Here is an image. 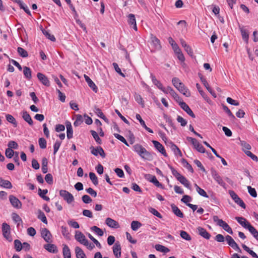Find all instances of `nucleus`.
Instances as JSON below:
<instances>
[{"label":"nucleus","mask_w":258,"mask_h":258,"mask_svg":"<svg viewBox=\"0 0 258 258\" xmlns=\"http://www.w3.org/2000/svg\"><path fill=\"white\" fill-rule=\"evenodd\" d=\"M133 150L144 160L150 161L153 158L152 153L148 151L144 147L139 144L134 145L133 146Z\"/></svg>","instance_id":"nucleus-1"},{"label":"nucleus","mask_w":258,"mask_h":258,"mask_svg":"<svg viewBox=\"0 0 258 258\" xmlns=\"http://www.w3.org/2000/svg\"><path fill=\"white\" fill-rule=\"evenodd\" d=\"M187 140L190 142L191 143L194 147V148L196 149L198 152L204 153L205 152V149L204 147L200 144L199 142L195 138L191 137H187Z\"/></svg>","instance_id":"nucleus-2"},{"label":"nucleus","mask_w":258,"mask_h":258,"mask_svg":"<svg viewBox=\"0 0 258 258\" xmlns=\"http://www.w3.org/2000/svg\"><path fill=\"white\" fill-rule=\"evenodd\" d=\"M2 232L4 237L9 241H12V238L10 234V226L6 223L2 224Z\"/></svg>","instance_id":"nucleus-3"},{"label":"nucleus","mask_w":258,"mask_h":258,"mask_svg":"<svg viewBox=\"0 0 258 258\" xmlns=\"http://www.w3.org/2000/svg\"><path fill=\"white\" fill-rule=\"evenodd\" d=\"M229 194L230 195L231 198L237 205L240 206L242 208L245 209V204L233 190H229Z\"/></svg>","instance_id":"nucleus-4"},{"label":"nucleus","mask_w":258,"mask_h":258,"mask_svg":"<svg viewBox=\"0 0 258 258\" xmlns=\"http://www.w3.org/2000/svg\"><path fill=\"white\" fill-rule=\"evenodd\" d=\"M59 195L68 204H70L74 201L73 195L66 190H60Z\"/></svg>","instance_id":"nucleus-5"},{"label":"nucleus","mask_w":258,"mask_h":258,"mask_svg":"<svg viewBox=\"0 0 258 258\" xmlns=\"http://www.w3.org/2000/svg\"><path fill=\"white\" fill-rule=\"evenodd\" d=\"M211 175L214 180L219 184L220 186L224 188H225L226 184L223 181L222 177L220 176L218 173L214 169L211 170Z\"/></svg>","instance_id":"nucleus-6"},{"label":"nucleus","mask_w":258,"mask_h":258,"mask_svg":"<svg viewBox=\"0 0 258 258\" xmlns=\"http://www.w3.org/2000/svg\"><path fill=\"white\" fill-rule=\"evenodd\" d=\"M225 239L228 244L230 246L235 250H236L239 252L241 251V250L239 248L238 245L236 243L233 238L230 235H227L225 237Z\"/></svg>","instance_id":"nucleus-7"},{"label":"nucleus","mask_w":258,"mask_h":258,"mask_svg":"<svg viewBox=\"0 0 258 258\" xmlns=\"http://www.w3.org/2000/svg\"><path fill=\"white\" fill-rule=\"evenodd\" d=\"M150 39L151 40V44L156 50H160L162 48L160 40L153 34H151Z\"/></svg>","instance_id":"nucleus-8"},{"label":"nucleus","mask_w":258,"mask_h":258,"mask_svg":"<svg viewBox=\"0 0 258 258\" xmlns=\"http://www.w3.org/2000/svg\"><path fill=\"white\" fill-rule=\"evenodd\" d=\"M75 239L82 244L88 243V240L83 233L79 231H76L75 235Z\"/></svg>","instance_id":"nucleus-9"},{"label":"nucleus","mask_w":258,"mask_h":258,"mask_svg":"<svg viewBox=\"0 0 258 258\" xmlns=\"http://www.w3.org/2000/svg\"><path fill=\"white\" fill-rule=\"evenodd\" d=\"M9 200L11 205L15 208L20 209L22 208V203L16 197L13 195L9 196Z\"/></svg>","instance_id":"nucleus-10"},{"label":"nucleus","mask_w":258,"mask_h":258,"mask_svg":"<svg viewBox=\"0 0 258 258\" xmlns=\"http://www.w3.org/2000/svg\"><path fill=\"white\" fill-rule=\"evenodd\" d=\"M213 220L214 222H216L218 225L222 227L225 231H226L230 227L229 225L226 222L222 219H220L217 216H214L213 217Z\"/></svg>","instance_id":"nucleus-11"},{"label":"nucleus","mask_w":258,"mask_h":258,"mask_svg":"<svg viewBox=\"0 0 258 258\" xmlns=\"http://www.w3.org/2000/svg\"><path fill=\"white\" fill-rule=\"evenodd\" d=\"M41 235L46 242H51L52 235L50 231L47 228H43L41 230Z\"/></svg>","instance_id":"nucleus-12"},{"label":"nucleus","mask_w":258,"mask_h":258,"mask_svg":"<svg viewBox=\"0 0 258 258\" xmlns=\"http://www.w3.org/2000/svg\"><path fill=\"white\" fill-rule=\"evenodd\" d=\"M163 92L165 94H169L176 101L180 100L179 97L171 87L168 86L165 88Z\"/></svg>","instance_id":"nucleus-13"},{"label":"nucleus","mask_w":258,"mask_h":258,"mask_svg":"<svg viewBox=\"0 0 258 258\" xmlns=\"http://www.w3.org/2000/svg\"><path fill=\"white\" fill-rule=\"evenodd\" d=\"M152 143L154 144V146L157 150H158L165 157L167 156L164 146L160 143H159L158 141L154 140L152 141Z\"/></svg>","instance_id":"nucleus-14"},{"label":"nucleus","mask_w":258,"mask_h":258,"mask_svg":"<svg viewBox=\"0 0 258 258\" xmlns=\"http://www.w3.org/2000/svg\"><path fill=\"white\" fill-rule=\"evenodd\" d=\"M105 223L108 226L112 228L117 229L120 227L117 221L109 217L106 219Z\"/></svg>","instance_id":"nucleus-15"},{"label":"nucleus","mask_w":258,"mask_h":258,"mask_svg":"<svg viewBox=\"0 0 258 258\" xmlns=\"http://www.w3.org/2000/svg\"><path fill=\"white\" fill-rule=\"evenodd\" d=\"M37 77L38 80L41 82V83L46 86H50V82L48 80V78L46 76L41 73H38L37 74Z\"/></svg>","instance_id":"nucleus-16"},{"label":"nucleus","mask_w":258,"mask_h":258,"mask_svg":"<svg viewBox=\"0 0 258 258\" xmlns=\"http://www.w3.org/2000/svg\"><path fill=\"white\" fill-rule=\"evenodd\" d=\"M198 233L206 239H209L211 237V234L204 228L198 227L197 228Z\"/></svg>","instance_id":"nucleus-17"},{"label":"nucleus","mask_w":258,"mask_h":258,"mask_svg":"<svg viewBox=\"0 0 258 258\" xmlns=\"http://www.w3.org/2000/svg\"><path fill=\"white\" fill-rule=\"evenodd\" d=\"M113 252L116 258L121 256V246L118 241L116 242L113 246Z\"/></svg>","instance_id":"nucleus-18"},{"label":"nucleus","mask_w":258,"mask_h":258,"mask_svg":"<svg viewBox=\"0 0 258 258\" xmlns=\"http://www.w3.org/2000/svg\"><path fill=\"white\" fill-rule=\"evenodd\" d=\"M176 88L182 94L186 97L190 95L189 91L185 87L184 85L181 82V85H178Z\"/></svg>","instance_id":"nucleus-19"},{"label":"nucleus","mask_w":258,"mask_h":258,"mask_svg":"<svg viewBox=\"0 0 258 258\" xmlns=\"http://www.w3.org/2000/svg\"><path fill=\"white\" fill-rule=\"evenodd\" d=\"M85 81L87 83L88 86L90 88L92 89L95 92H97L98 91V88L95 83L92 81V80L86 75H84Z\"/></svg>","instance_id":"nucleus-20"},{"label":"nucleus","mask_w":258,"mask_h":258,"mask_svg":"<svg viewBox=\"0 0 258 258\" xmlns=\"http://www.w3.org/2000/svg\"><path fill=\"white\" fill-rule=\"evenodd\" d=\"M136 118L138 120L141 124V125L148 132L150 133H153V131L150 128L148 127L145 122V121L142 119L140 114H136Z\"/></svg>","instance_id":"nucleus-21"},{"label":"nucleus","mask_w":258,"mask_h":258,"mask_svg":"<svg viewBox=\"0 0 258 258\" xmlns=\"http://www.w3.org/2000/svg\"><path fill=\"white\" fill-rule=\"evenodd\" d=\"M235 219L239 224L245 229L247 228L248 224H250L244 218L242 217H236Z\"/></svg>","instance_id":"nucleus-22"},{"label":"nucleus","mask_w":258,"mask_h":258,"mask_svg":"<svg viewBox=\"0 0 258 258\" xmlns=\"http://www.w3.org/2000/svg\"><path fill=\"white\" fill-rule=\"evenodd\" d=\"M128 24L130 25H133V29L135 31H137V26L136 21L135 15L134 14H130L128 16Z\"/></svg>","instance_id":"nucleus-23"},{"label":"nucleus","mask_w":258,"mask_h":258,"mask_svg":"<svg viewBox=\"0 0 258 258\" xmlns=\"http://www.w3.org/2000/svg\"><path fill=\"white\" fill-rule=\"evenodd\" d=\"M0 186L2 187L11 189L13 186L11 182L7 180H5L2 178H0Z\"/></svg>","instance_id":"nucleus-24"},{"label":"nucleus","mask_w":258,"mask_h":258,"mask_svg":"<svg viewBox=\"0 0 258 258\" xmlns=\"http://www.w3.org/2000/svg\"><path fill=\"white\" fill-rule=\"evenodd\" d=\"M12 218L15 224H17V227H19L21 224H22V220L18 214L16 213H12Z\"/></svg>","instance_id":"nucleus-25"},{"label":"nucleus","mask_w":258,"mask_h":258,"mask_svg":"<svg viewBox=\"0 0 258 258\" xmlns=\"http://www.w3.org/2000/svg\"><path fill=\"white\" fill-rule=\"evenodd\" d=\"M151 77L152 81V82L153 83V84L155 85H156L159 89H160L161 90L163 91L164 89L165 88L163 86L162 83L159 81H158L156 78L155 76H154L153 75L151 74Z\"/></svg>","instance_id":"nucleus-26"},{"label":"nucleus","mask_w":258,"mask_h":258,"mask_svg":"<svg viewBox=\"0 0 258 258\" xmlns=\"http://www.w3.org/2000/svg\"><path fill=\"white\" fill-rule=\"evenodd\" d=\"M171 207L173 212L176 216L179 218L183 217V214L176 206L172 204Z\"/></svg>","instance_id":"nucleus-27"},{"label":"nucleus","mask_w":258,"mask_h":258,"mask_svg":"<svg viewBox=\"0 0 258 258\" xmlns=\"http://www.w3.org/2000/svg\"><path fill=\"white\" fill-rule=\"evenodd\" d=\"M253 235V236L258 241V231L251 224H248L246 228Z\"/></svg>","instance_id":"nucleus-28"},{"label":"nucleus","mask_w":258,"mask_h":258,"mask_svg":"<svg viewBox=\"0 0 258 258\" xmlns=\"http://www.w3.org/2000/svg\"><path fill=\"white\" fill-rule=\"evenodd\" d=\"M62 253L64 258H71L70 249L66 244L63 245Z\"/></svg>","instance_id":"nucleus-29"},{"label":"nucleus","mask_w":258,"mask_h":258,"mask_svg":"<svg viewBox=\"0 0 258 258\" xmlns=\"http://www.w3.org/2000/svg\"><path fill=\"white\" fill-rule=\"evenodd\" d=\"M44 248L50 252L55 253L57 252L56 246L53 244H47L44 245Z\"/></svg>","instance_id":"nucleus-30"},{"label":"nucleus","mask_w":258,"mask_h":258,"mask_svg":"<svg viewBox=\"0 0 258 258\" xmlns=\"http://www.w3.org/2000/svg\"><path fill=\"white\" fill-rule=\"evenodd\" d=\"M239 143H238L242 147V150L244 152V151L250 150L251 148V146L244 141H242L239 139Z\"/></svg>","instance_id":"nucleus-31"},{"label":"nucleus","mask_w":258,"mask_h":258,"mask_svg":"<svg viewBox=\"0 0 258 258\" xmlns=\"http://www.w3.org/2000/svg\"><path fill=\"white\" fill-rule=\"evenodd\" d=\"M23 74L25 77L28 79L30 80L32 78V72L31 69L27 67H23Z\"/></svg>","instance_id":"nucleus-32"},{"label":"nucleus","mask_w":258,"mask_h":258,"mask_svg":"<svg viewBox=\"0 0 258 258\" xmlns=\"http://www.w3.org/2000/svg\"><path fill=\"white\" fill-rule=\"evenodd\" d=\"M75 252L77 258H86L85 253L80 247H76Z\"/></svg>","instance_id":"nucleus-33"},{"label":"nucleus","mask_w":258,"mask_h":258,"mask_svg":"<svg viewBox=\"0 0 258 258\" xmlns=\"http://www.w3.org/2000/svg\"><path fill=\"white\" fill-rule=\"evenodd\" d=\"M180 100L181 99H180ZM178 102H179V105L180 107L186 113H193L189 106L185 102L181 101V100H179Z\"/></svg>","instance_id":"nucleus-34"},{"label":"nucleus","mask_w":258,"mask_h":258,"mask_svg":"<svg viewBox=\"0 0 258 258\" xmlns=\"http://www.w3.org/2000/svg\"><path fill=\"white\" fill-rule=\"evenodd\" d=\"M155 248L156 249V250L164 253H167L170 251L168 248L159 244L155 245Z\"/></svg>","instance_id":"nucleus-35"},{"label":"nucleus","mask_w":258,"mask_h":258,"mask_svg":"<svg viewBox=\"0 0 258 258\" xmlns=\"http://www.w3.org/2000/svg\"><path fill=\"white\" fill-rule=\"evenodd\" d=\"M179 181L181 184L184 185L186 188L190 189V186L189 181L188 180L183 176H181L178 179Z\"/></svg>","instance_id":"nucleus-36"},{"label":"nucleus","mask_w":258,"mask_h":258,"mask_svg":"<svg viewBox=\"0 0 258 258\" xmlns=\"http://www.w3.org/2000/svg\"><path fill=\"white\" fill-rule=\"evenodd\" d=\"M171 150L174 152L176 156L181 157L182 156V153L178 147L174 144H172L171 146Z\"/></svg>","instance_id":"nucleus-37"},{"label":"nucleus","mask_w":258,"mask_h":258,"mask_svg":"<svg viewBox=\"0 0 258 258\" xmlns=\"http://www.w3.org/2000/svg\"><path fill=\"white\" fill-rule=\"evenodd\" d=\"M181 163L182 164L183 166L185 168H186L189 172H190L192 173L194 172V169H193L192 166H191L190 164H189L187 162L186 160H185V159H183V158L182 159H181Z\"/></svg>","instance_id":"nucleus-38"},{"label":"nucleus","mask_w":258,"mask_h":258,"mask_svg":"<svg viewBox=\"0 0 258 258\" xmlns=\"http://www.w3.org/2000/svg\"><path fill=\"white\" fill-rule=\"evenodd\" d=\"M91 230L99 236H102L104 234L103 230L96 226H93L91 227Z\"/></svg>","instance_id":"nucleus-39"},{"label":"nucleus","mask_w":258,"mask_h":258,"mask_svg":"<svg viewBox=\"0 0 258 258\" xmlns=\"http://www.w3.org/2000/svg\"><path fill=\"white\" fill-rule=\"evenodd\" d=\"M240 30L243 39L247 42L249 38V35L247 30L244 29L243 27H240Z\"/></svg>","instance_id":"nucleus-40"},{"label":"nucleus","mask_w":258,"mask_h":258,"mask_svg":"<svg viewBox=\"0 0 258 258\" xmlns=\"http://www.w3.org/2000/svg\"><path fill=\"white\" fill-rule=\"evenodd\" d=\"M168 41L169 43L171 44L172 49H173L174 52L179 51V49H180V48H179L178 45L176 43L175 41L171 37H170L168 38Z\"/></svg>","instance_id":"nucleus-41"},{"label":"nucleus","mask_w":258,"mask_h":258,"mask_svg":"<svg viewBox=\"0 0 258 258\" xmlns=\"http://www.w3.org/2000/svg\"><path fill=\"white\" fill-rule=\"evenodd\" d=\"M135 100L138 102V103L142 107H144V101L143 100L141 96L137 93H135L134 95Z\"/></svg>","instance_id":"nucleus-42"},{"label":"nucleus","mask_w":258,"mask_h":258,"mask_svg":"<svg viewBox=\"0 0 258 258\" xmlns=\"http://www.w3.org/2000/svg\"><path fill=\"white\" fill-rule=\"evenodd\" d=\"M38 218L41 220L44 223L47 224V220L44 213L40 210H39Z\"/></svg>","instance_id":"nucleus-43"},{"label":"nucleus","mask_w":258,"mask_h":258,"mask_svg":"<svg viewBox=\"0 0 258 258\" xmlns=\"http://www.w3.org/2000/svg\"><path fill=\"white\" fill-rule=\"evenodd\" d=\"M195 186L196 187L197 191L200 196L205 198L209 197L206 192L203 189L200 187L197 184H195Z\"/></svg>","instance_id":"nucleus-44"},{"label":"nucleus","mask_w":258,"mask_h":258,"mask_svg":"<svg viewBox=\"0 0 258 258\" xmlns=\"http://www.w3.org/2000/svg\"><path fill=\"white\" fill-rule=\"evenodd\" d=\"M141 226V223L138 221H133L131 223V228L133 231H137Z\"/></svg>","instance_id":"nucleus-45"},{"label":"nucleus","mask_w":258,"mask_h":258,"mask_svg":"<svg viewBox=\"0 0 258 258\" xmlns=\"http://www.w3.org/2000/svg\"><path fill=\"white\" fill-rule=\"evenodd\" d=\"M168 167L171 171L172 174L174 176L176 177L177 180L182 176L176 170H175L172 166L170 165H168Z\"/></svg>","instance_id":"nucleus-46"},{"label":"nucleus","mask_w":258,"mask_h":258,"mask_svg":"<svg viewBox=\"0 0 258 258\" xmlns=\"http://www.w3.org/2000/svg\"><path fill=\"white\" fill-rule=\"evenodd\" d=\"M17 51H18L19 54L23 57H26L28 55V52H27V51L21 47H18Z\"/></svg>","instance_id":"nucleus-47"},{"label":"nucleus","mask_w":258,"mask_h":258,"mask_svg":"<svg viewBox=\"0 0 258 258\" xmlns=\"http://www.w3.org/2000/svg\"><path fill=\"white\" fill-rule=\"evenodd\" d=\"M89 177H90V179L92 181L93 183L95 185H97L98 184V178L94 173L90 172L89 173Z\"/></svg>","instance_id":"nucleus-48"},{"label":"nucleus","mask_w":258,"mask_h":258,"mask_svg":"<svg viewBox=\"0 0 258 258\" xmlns=\"http://www.w3.org/2000/svg\"><path fill=\"white\" fill-rule=\"evenodd\" d=\"M151 178L149 180V181L154 183V184L157 187H160L162 186V184L160 183L158 180L157 179L156 177L154 175H151Z\"/></svg>","instance_id":"nucleus-49"},{"label":"nucleus","mask_w":258,"mask_h":258,"mask_svg":"<svg viewBox=\"0 0 258 258\" xmlns=\"http://www.w3.org/2000/svg\"><path fill=\"white\" fill-rule=\"evenodd\" d=\"M6 119L9 122L12 123L15 127H16L17 125V122L16 121L15 118L11 114H8L6 116Z\"/></svg>","instance_id":"nucleus-50"},{"label":"nucleus","mask_w":258,"mask_h":258,"mask_svg":"<svg viewBox=\"0 0 258 258\" xmlns=\"http://www.w3.org/2000/svg\"><path fill=\"white\" fill-rule=\"evenodd\" d=\"M83 121V116L80 114H78L77 115L76 120L75 121L74 123V125L75 126H77L80 125Z\"/></svg>","instance_id":"nucleus-51"},{"label":"nucleus","mask_w":258,"mask_h":258,"mask_svg":"<svg viewBox=\"0 0 258 258\" xmlns=\"http://www.w3.org/2000/svg\"><path fill=\"white\" fill-rule=\"evenodd\" d=\"M15 248L17 251H20L22 249V244L19 240L14 241Z\"/></svg>","instance_id":"nucleus-52"},{"label":"nucleus","mask_w":258,"mask_h":258,"mask_svg":"<svg viewBox=\"0 0 258 258\" xmlns=\"http://www.w3.org/2000/svg\"><path fill=\"white\" fill-rule=\"evenodd\" d=\"M91 133L95 141L99 144H101V140L99 137L98 134L94 131H91Z\"/></svg>","instance_id":"nucleus-53"},{"label":"nucleus","mask_w":258,"mask_h":258,"mask_svg":"<svg viewBox=\"0 0 258 258\" xmlns=\"http://www.w3.org/2000/svg\"><path fill=\"white\" fill-rule=\"evenodd\" d=\"M180 235L183 239L189 241L191 239L190 236L185 231H181Z\"/></svg>","instance_id":"nucleus-54"},{"label":"nucleus","mask_w":258,"mask_h":258,"mask_svg":"<svg viewBox=\"0 0 258 258\" xmlns=\"http://www.w3.org/2000/svg\"><path fill=\"white\" fill-rule=\"evenodd\" d=\"M114 136L117 139L123 143L126 146H129L128 143L126 142V140L123 136L118 134H114Z\"/></svg>","instance_id":"nucleus-55"},{"label":"nucleus","mask_w":258,"mask_h":258,"mask_svg":"<svg viewBox=\"0 0 258 258\" xmlns=\"http://www.w3.org/2000/svg\"><path fill=\"white\" fill-rule=\"evenodd\" d=\"M61 231L63 236L66 238H69L70 236V233L68 231V228L66 226H62L61 227Z\"/></svg>","instance_id":"nucleus-56"},{"label":"nucleus","mask_w":258,"mask_h":258,"mask_svg":"<svg viewBox=\"0 0 258 258\" xmlns=\"http://www.w3.org/2000/svg\"><path fill=\"white\" fill-rule=\"evenodd\" d=\"M15 152L10 148H7L5 151V155L8 158H12Z\"/></svg>","instance_id":"nucleus-57"},{"label":"nucleus","mask_w":258,"mask_h":258,"mask_svg":"<svg viewBox=\"0 0 258 258\" xmlns=\"http://www.w3.org/2000/svg\"><path fill=\"white\" fill-rule=\"evenodd\" d=\"M88 237L96 244V246L99 248H101V245L100 242L96 240L94 237L92 236V235L90 233H88L87 234Z\"/></svg>","instance_id":"nucleus-58"},{"label":"nucleus","mask_w":258,"mask_h":258,"mask_svg":"<svg viewBox=\"0 0 258 258\" xmlns=\"http://www.w3.org/2000/svg\"><path fill=\"white\" fill-rule=\"evenodd\" d=\"M191 198L188 195L183 196L182 198L181 199V201L185 204L186 206H187V204H189V202H191Z\"/></svg>","instance_id":"nucleus-59"},{"label":"nucleus","mask_w":258,"mask_h":258,"mask_svg":"<svg viewBox=\"0 0 258 258\" xmlns=\"http://www.w3.org/2000/svg\"><path fill=\"white\" fill-rule=\"evenodd\" d=\"M23 118L30 125H32L33 120L29 114H23Z\"/></svg>","instance_id":"nucleus-60"},{"label":"nucleus","mask_w":258,"mask_h":258,"mask_svg":"<svg viewBox=\"0 0 258 258\" xmlns=\"http://www.w3.org/2000/svg\"><path fill=\"white\" fill-rule=\"evenodd\" d=\"M39 145L41 149H45L46 147V141L44 138H40L38 140Z\"/></svg>","instance_id":"nucleus-61"},{"label":"nucleus","mask_w":258,"mask_h":258,"mask_svg":"<svg viewBox=\"0 0 258 258\" xmlns=\"http://www.w3.org/2000/svg\"><path fill=\"white\" fill-rule=\"evenodd\" d=\"M247 189H248V193L249 194V195L253 197V198H255L257 196V193H256V191L255 189V188H252L251 186H247Z\"/></svg>","instance_id":"nucleus-62"},{"label":"nucleus","mask_w":258,"mask_h":258,"mask_svg":"<svg viewBox=\"0 0 258 258\" xmlns=\"http://www.w3.org/2000/svg\"><path fill=\"white\" fill-rule=\"evenodd\" d=\"M8 148L17 149L18 148V145L17 142L13 141H11L8 144Z\"/></svg>","instance_id":"nucleus-63"},{"label":"nucleus","mask_w":258,"mask_h":258,"mask_svg":"<svg viewBox=\"0 0 258 258\" xmlns=\"http://www.w3.org/2000/svg\"><path fill=\"white\" fill-rule=\"evenodd\" d=\"M177 120L182 126H184L187 124V121L180 116H177Z\"/></svg>","instance_id":"nucleus-64"}]
</instances>
